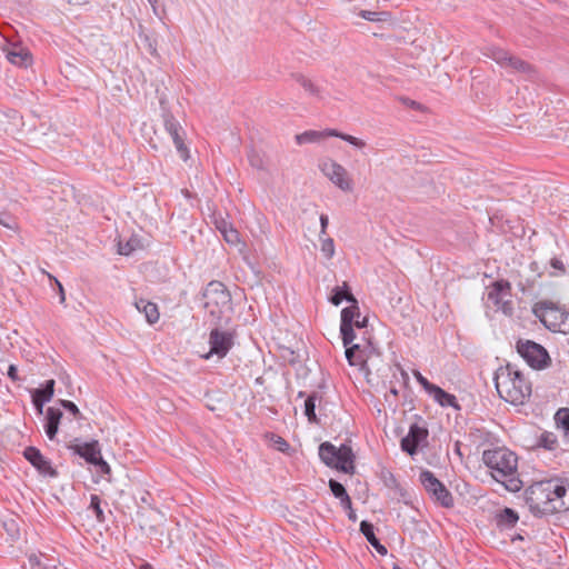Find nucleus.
<instances>
[{
	"instance_id": "nucleus-1",
	"label": "nucleus",
	"mask_w": 569,
	"mask_h": 569,
	"mask_svg": "<svg viewBox=\"0 0 569 569\" xmlns=\"http://www.w3.org/2000/svg\"><path fill=\"white\" fill-rule=\"evenodd\" d=\"M482 461L489 469L490 476L501 483L508 491L518 492L523 483L518 472V457L506 447L487 449L482 453Z\"/></svg>"
},
{
	"instance_id": "nucleus-2",
	"label": "nucleus",
	"mask_w": 569,
	"mask_h": 569,
	"mask_svg": "<svg viewBox=\"0 0 569 569\" xmlns=\"http://www.w3.org/2000/svg\"><path fill=\"white\" fill-rule=\"evenodd\" d=\"M495 381L501 399L511 405H523L531 396V382L522 371L510 363L497 370Z\"/></svg>"
},
{
	"instance_id": "nucleus-3",
	"label": "nucleus",
	"mask_w": 569,
	"mask_h": 569,
	"mask_svg": "<svg viewBox=\"0 0 569 569\" xmlns=\"http://www.w3.org/2000/svg\"><path fill=\"white\" fill-rule=\"evenodd\" d=\"M532 313L552 332L569 335V310L551 301L540 300L532 306Z\"/></svg>"
},
{
	"instance_id": "nucleus-4",
	"label": "nucleus",
	"mask_w": 569,
	"mask_h": 569,
	"mask_svg": "<svg viewBox=\"0 0 569 569\" xmlns=\"http://www.w3.org/2000/svg\"><path fill=\"white\" fill-rule=\"evenodd\" d=\"M319 456L328 467L345 473H355V453L351 447L347 445L336 447L330 442H323L319 447Z\"/></svg>"
},
{
	"instance_id": "nucleus-5",
	"label": "nucleus",
	"mask_w": 569,
	"mask_h": 569,
	"mask_svg": "<svg viewBox=\"0 0 569 569\" xmlns=\"http://www.w3.org/2000/svg\"><path fill=\"white\" fill-rule=\"evenodd\" d=\"M203 297L204 308L217 319H220L231 308L230 293L219 281L210 282L204 290Z\"/></svg>"
},
{
	"instance_id": "nucleus-6",
	"label": "nucleus",
	"mask_w": 569,
	"mask_h": 569,
	"mask_svg": "<svg viewBox=\"0 0 569 569\" xmlns=\"http://www.w3.org/2000/svg\"><path fill=\"white\" fill-rule=\"evenodd\" d=\"M550 488L551 480L539 481L528 488L526 499L532 510L543 513L559 512L562 506L550 502Z\"/></svg>"
},
{
	"instance_id": "nucleus-7",
	"label": "nucleus",
	"mask_w": 569,
	"mask_h": 569,
	"mask_svg": "<svg viewBox=\"0 0 569 569\" xmlns=\"http://www.w3.org/2000/svg\"><path fill=\"white\" fill-rule=\"evenodd\" d=\"M516 349L535 370H543L551 365V358L547 349L535 341L520 339L517 341Z\"/></svg>"
},
{
	"instance_id": "nucleus-8",
	"label": "nucleus",
	"mask_w": 569,
	"mask_h": 569,
	"mask_svg": "<svg viewBox=\"0 0 569 569\" xmlns=\"http://www.w3.org/2000/svg\"><path fill=\"white\" fill-rule=\"evenodd\" d=\"M487 299L497 309L507 316L513 312L512 287L508 280L500 279L487 287Z\"/></svg>"
},
{
	"instance_id": "nucleus-9",
	"label": "nucleus",
	"mask_w": 569,
	"mask_h": 569,
	"mask_svg": "<svg viewBox=\"0 0 569 569\" xmlns=\"http://www.w3.org/2000/svg\"><path fill=\"white\" fill-rule=\"evenodd\" d=\"M483 54L510 72L526 73L531 70L529 63L500 47L489 46L485 49Z\"/></svg>"
},
{
	"instance_id": "nucleus-10",
	"label": "nucleus",
	"mask_w": 569,
	"mask_h": 569,
	"mask_svg": "<svg viewBox=\"0 0 569 569\" xmlns=\"http://www.w3.org/2000/svg\"><path fill=\"white\" fill-rule=\"evenodd\" d=\"M320 171L340 190L353 191V180L347 169L332 159H325L319 163Z\"/></svg>"
},
{
	"instance_id": "nucleus-11",
	"label": "nucleus",
	"mask_w": 569,
	"mask_h": 569,
	"mask_svg": "<svg viewBox=\"0 0 569 569\" xmlns=\"http://www.w3.org/2000/svg\"><path fill=\"white\" fill-rule=\"evenodd\" d=\"M329 137L340 138L358 149H362L366 147V142L362 139H359L351 134L339 132L336 129H326L322 131L308 130V131L297 134L296 142L301 146V144H306V143L319 142Z\"/></svg>"
},
{
	"instance_id": "nucleus-12",
	"label": "nucleus",
	"mask_w": 569,
	"mask_h": 569,
	"mask_svg": "<svg viewBox=\"0 0 569 569\" xmlns=\"http://www.w3.org/2000/svg\"><path fill=\"white\" fill-rule=\"evenodd\" d=\"M420 481L428 493L439 502L442 507L450 508L453 506V498L447 488L435 477L431 471H422Z\"/></svg>"
},
{
	"instance_id": "nucleus-13",
	"label": "nucleus",
	"mask_w": 569,
	"mask_h": 569,
	"mask_svg": "<svg viewBox=\"0 0 569 569\" xmlns=\"http://www.w3.org/2000/svg\"><path fill=\"white\" fill-rule=\"evenodd\" d=\"M210 349L202 355L203 359L217 356L219 359L224 358L233 346V335L229 331L213 329L209 335Z\"/></svg>"
},
{
	"instance_id": "nucleus-14",
	"label": "nucleus",
	"mask_w": 569,
	"mask_h": 569,
	"mask_svg": "<svg viewBox=\"0 0 569 569\" xmlns=\"http://www.w3.org/2000/svg\"><path fill=\"white\" fill-rule=\"evenodd\" d=\"M163 124L166 131L171 137L180 158L183 161H188L190 159V150L184 142L186 131L183 127L172 114H167L164 117Z\"/></svg>"
},
{
	"instance_id": "nucleus-15",
	"label": "nucleus",
	"mask_w": 569,
	"mask_h": 569,
	"mask_svg": "<svg viewBox=\"0 0 569 569\" xmlns=\"http://www.w3.org/2000/svg\"><path fill=\"white\" fill-rule=\"evenodd\" d=\"M70 448L87 462L99 466L103 472H110V466L103 460L99 442L97 440L74 443Z\"/></svg>"
},
{
	"instance_id": "nucleus-16",
	"label": "nucleus",
	"mask_w": 569,
	"mask_h": 569,
	"mask_svg": "<svg viewBox=\"0 0 569 569\" xmlns=\"http://www.w3.org/2000/svg\"><path fill=\"white\" fill-rule=\"evenodd\" d=\"M428 430L418 425H412L408 435L401 440V449L409 455L417 451L418 446L426 440Z\"/></svg>"
},
{
	"instance_id": "nucleus-17",
	"label": "nucleus",
	"mask_w": 569,
	"mask_h": 569,
	"mask_svg": "<svg viewBox=\"0 0 569 569\" xmlns=\"http://www.w3.org/2000/svg\"><path fill=\"white\" fill-rule=\"evenodd\" d=\"M24 458L34 467L37 470L49 477H54L57 471L51 467L50 462L43 457V455L34 447L26 448Z\"/></svg>"
},
{
	"instance_id": "nucleus-18",
	"label": "nucleus",
	"mask_w": 569,
	"mask_h": 569,
	"mask_svg": "<svg viewBox=\"0 0 569 569\" xmlns=\"http://www.w3.org/2000/svg\"><path fill=\"white\" fill-rule=\"evenodd\" d=\"M217 228L227 243L237 248L239 252L244 251L246 244L241 241L239 232L231 224L226 221H221L217 224Z\"/></svg>"
},
{
	"instance_id": "nucleus-19",
	"label": "nucleus",
	"mask_w": 569,
	"mask_h": 569,
	"mask_svg": "<svg viewBox=\"0 0 569 569\" xmlns=\"http://www.w3.org/2000/svg\"><path fill=\"white\" fill-rule=\"evenodd\" d=\"M367 318L360 319V311L358 302L351 303L350 307L342 309L341 311V325L356 326V328H365L367 326Z\"/></svg>"
},
{
	"instance_id": "nucleus-20",
	"label": "nucleus",
	"mask_w": 569,
	"mask_h": 569,
	"mask_svg": "<svg viewBox=\"0 0 569 569\" xmlns=\"http://www.w3.org/2000/svg\"><path fill=\"white\" fill-rule=\"evenodd\" d=\"M549 498H551V503L561 505L562 507L559 509V512L569 509V490L563 485H560L556 481L551 480Z\"/></svg>"
},
{
	"instance_id": "nucleus-21",
	"label": "nucleus",
	"mask_w": 569,
	"mask_h": 569,
	"mask_svg": "<svg viewBox=\"0 0 569 569\" xmlns=\"http://www.w3.org/2000/svg\"><path fill=\"white\" fill-rule=\"evenodd\" d=\"M54 380L50 379L46 382L43 388L36 389L32 395L33 405L39 412H42L43 403L51 400L54 393Z\"/></svg>"
},
{
	"instance_id": "nucleus-22",
	"label": "nucleus",
	"mask_w": 569,
	"mask_h": 569,
	"mask_svg": "<svg viewBox=\"0 0 569 569\" xmlns=\"http://www.w3.org/2000/svg\"><path fill=\"white\" fill-rule=\"evenodd\" d=\"M61 418L62 412L59 409L48 408L44 431L50 440L56 438Z\"/></svg>"
},
{
	"instance_id": "nucleus-23",
	"label": "nucleus",
	"mask_w": 569,
	"mask_h": 569,
	"mask_svg": "<svg viewBox=\"0 0 569 569\" xmlns=\"http://www.w3.org/2000/svg\"><path fill=\"white\" fill-rule=\"evenodd\" d=\"M136 308L140 312L144 313L146 319L150 325L156 323L160 318L158 306L151 301L139 299L136 301Z\"/></svg>"
},
{
	"instance_id": "nucleus-24",
	"label": "nucleus",
	"mask_w": 569,
	"mask_h": 569,
	"mask_svg": "<svg viewBox=\"0 0 569 569\" xmlns=\"http://www.w3.org/2000/svg\"><path fill=\"white\" fill-rule=\"evenodd\" d=\"M435 401H437L442 407H455L459 408L457 405V399L453 395L446 392L440 387L433 385V387L428 392Z\"/></svg>"
},
{
	"instance_id": "nucleus-25",
	"label": "nucleus",
	"mask_w": 569,
	"mask_h": 569,
	"mask_svg": "<svg viewBox=\"0 0 569 569\" xmlns=\"http://www.w3.org/2000/svg\"><path fill=\"white\" fill-rule=\"evenodd\" d=\"M547 137L563 141L569 148V124L566 121L556 122L550 131L546 133Z\"/></svg>"
},
{
	"instance_id": "nucleus-26",
	"label": "nucleus",
	"mask_w": 569,
	"mask_h": 569,
	"mask_svg": "<svg viewBox=\"0 0 569 569\" xmlns=\"http://www.w3.org/2000/svg\"><path fill=\"white\" fill-rule=\"evenodd\" d=\"M346 358L350 366L363 368L366 365V359L363 356V351L360 349L358 345H353L346 349Z\"/></svg>"
},
{
	"instance_id": "nucleus-27",
	"label": "nucleus",
	"mask_w": 569,
	"mask_h": 569,
	"mask_svg": "<svg viewBox=\"0 0 569 569\" xmlns=\"http://www.w3.org/2000/svg\"><path fill=\"white\" fill-rule=\"evenodd\" d=\"M329 487L333 496L341 500L342 506L347 509H351V499L348 496L345 487L340 482L332 479L329 481Z\"/></svg>"
},
{
	"instance_id": "nucleus-28",
	"label": "nucleus",
	"mask_w": 569,
	"mask_h": 569,
	"mask_svg": "<svg viewBox=\"0 0 569 569\" xmlns=\"http://www.w3.org/2000/svg\"><path fill=\"white\" fill-rule=\"evenodd\" d=\"M343 299L351 303H356V298L350 293L347 282H343L341 287H337L333 290V295L330 300L335 306H339Z\"/></svg>"
},
{
	"instance_id": "nucleus-29",
	"label": "nucleus",
	"mask_w": 569,
	"mask_h": 569,
	"mask_svg": "<svg viewBox=\"0 0 569 569\" xmlns=\"http://www.w3.org/2000/svg\"><path fill=\"white\" fill-rule=\"evenodd\" d=\"M360 530L363 533V536L367 538V540L378 549L380 553H386L387 549L383 546L379 545V541L375 535L373 526L367 521H362L360 525Z\"/></svg>"
},
{
	"instance_id": "nucleus-30",
	"label": "nucleus",
	"mask_w": 569,
	"mask_h": 569,
	"mask_svg": "<svg viewBox=\"0 0 569 569\" xmlns=\"http://www.w3.org/2000/svg\"><path fill=\"white\" fill-rule=\"evenodd\" d=\"M8 60L18 66H27L31 62V56L30 53L24 49H12L7 54Z\"/></svg>"
},
{
	"instance_id": "nucleus-31",
	"label": "nucleus",
	"mask_w": 569,
	"mask_h": 569,
	"mask_svg": "<svg viewBox=\"0 0 569 569\" xmlns=\"http://www.w3.org/2000/svg\"><path fill=\"white\" fill-rule=\"evenodd\" d=\"M557 428L569 438V408H561L555 415Z\"/></svg>"
},
{
	"instance_id": "nucleus-32",
	"label": "nucleus",
	"mask_w": 569,
	"mask_h": 569,
	"mask_svg": "<svg viewBox=\"0 0 569 569\" xmlns=\"http://www.w3.org/2000/svg\"><path fill=\"white\" fill-rule=\"evenodd\" d=\"M518 519L517 512L510 508H505L497 515L499 526L512 527L517 523Z\"/></svg>"
},
{
	"instance_id": "nucleus-33",
	"label": "nucleus",
	"mask_w": 569,
	"mask_h": 569,
	"mask_svg": "<svg viewBox=\"0 0 569 569\" xmlns=\"http://www.w3.org/2000/svg\"><path fill=\"white\" fill-rule=\"evenodd\" d=\"M316 399L317 396L311 395L305 401V415L311 423H316L318 421L316 416Z\"/></svg>"
},
{
	"instance_id": "nucleus-34",
	"label": "nucleus",
	"mask_w": 569,
	"mask_h": 569,
	"mask_svg": "<svg viewBox=\"0 0 569 569\" xmlns=\"http://www.w3.org/2000/svg\"><path fill=\"white\" fill-rule=\"evenodd\" d=\"M360 17L372 22L387 21L391 18L390 13L387 11L376 12L369 10H362Z\"/></svg>"
},
{
	"instance_id": "nucleus-35",
	"label": "nucleus",
	"mask_w": 569,
	"mask_h": 569,
	"mask_svg": "<svg viewBox=\"0 0 569 569\" xmlns=\"http://www.w3.org/2000/svg\"><path fill=\"white\" fill-rule=\"evenodd\" d=\"M297 80L307 93H309L310 96H313V97H318V98L320 97V93H321L320 89L312 80H310L306 77H302V76L299 77Z\"/></svg>"
},
{
	"instance_id": "nucleus-36",
	"label": "nucleus",
	"mask_w": 569,
	"mask_h": 569,
	"mask_svg": "<svg viewBox=\"0 0 569 569\" xmlns=\"http://www.w3.org/2000/svg\"><path fill=\"white\" fill-rule=\"evenodd\" d=\"M139 247V241L136 238H131L126 243L121 241L118 243V252L123 256H128Z\"/></svg>"
},
{
	"instance_id": "nucleus-37",
	"label": "nucleus",
	"mask_w": 569,
	"mask_h": 569,
	"mask_svg": "<svg viewBox=\"0 0 569 569\" xmlns=\"http://www.w3.org/2000/svg\"><path fill=\"white\" fill-rule=\"evenodd\" d=\"M320 250L326 259H332L336 252L333 240L331 238L321 239Z\"/></svg>"
},
{
	"instance_id": "nucleus-38",
	"label": "nucleus",
	"mask_w": 569,
	"mask_h": 569,
	"mask_svg": "<svg viewBox=\"0 0 569 569\" xmlns=\"http://www.w3.org/2000/svg\"><path fill=\"white\" fill-rule=\"evenodd\" d=\"M539 442L543 448H546L548 450L556 449L557 445H558L556 436L551 432L542 433Z\"/></svg>"
},
{
	"instance_id": "nucleus-39",
	"label": "nucleus",
	"mask_w": 569,
	"mask_h": 569,
	"mask_svg": "<svg viewBox=\"0 0 569 569\" xmlns=\"http://www.w3.org/2000/svg\"><path fill=\"white\" fill-rule=\"evenodd\" d=\"M355 327L356 326H350V325L340 326V332H341L342 341H343L345 346L350 345L356 339V335L353 331Z\"/></svg>"
},
{
	"instance_id": "nucleus-40",
	"label": "nucleus",
	"mask_w": 569,
	"mask_h": 569,
	"mask_svg": "<svg viewBox=\"0 0 569 569\" xmlns=\"http://www.w3.org/2000/svg\"><path fill=\"white\" fill-rule=\"evenodd\" d=\"M100 503H101L100 498L97 495H92L91 499H90V508H92L94 510L97 519L99 521H103L104 517H103V511L100 507Z\"/></svg>"
},
{
	"instance_id": "nucleus-41",
	"label": "nucleus",
	"mask_w": 569,
	"mask_h": 569,
	"mask_svg": "<svg viewBox=\"0 0 569 569\" xmlns=\"http://www.w3.org/2000/svg\"><path fill=\"white\" fill-rule=\"evenodd\" d=\"M413 377L418 381V383L426 390V392H429L430 389L433 387V383L429 382V380L423 377L419 371H413Z\"/></svg>"
},
{
	"instance_id": "nucleus-42",
	"label": "nucleus",
	"mask_w": 569,
	"mask_h": 569,
	"mask_svg": "<svg viewBox=\"0 0 569 569\" xmlns=\"http://www.w3.org/2000/svg\"><path fill=\"white\" fill-rule=\"evenodd\" d=\"M61 406L70 411L76 418H81V412L79 408L70 400H61Z\"/></svg>"
},
{
	"instance_id": "nucleus-43",
	"label": "nucleus",
	"mask_w": 569,
	"mask_h": 569,
	"mask_svg": "<svg viewBox=\"0 0 569 569\" xmlns=\"http://www.w3.org/2000/svg\"><path fill=\"white\" fill-rule=\"evenodd\" d=\"M42 272L46 273L50 280L54 281L56 286L58 287L60 302L64 303L66 302V293H64V289L61 284V282L56 277H53L51 273L47 272L46 270H42Z\"/></svg>"
},
{
	"instance_id": "nucleus-44",
	"label": "nucleus",
	"mask_w": 569,
	"mask_h": 569,
	"mask_svg": "<svg viewBox=\"0 0 569 569\" xmlns=\"http://www.w3.org/2000/svg\"><path fill=\"white\" fill-rule=\"evenodd\" d=\"M0 224L9 229H17V224L12 221L11 217L7 213H0Z\"/></svg>"
},
{
	"instance_id": "nucleus-45",
	"label": "nucleus",
	"mask_w": 569,
	"mask_h": 569,
	"mask_svg": "<svg viewBox=\"0 0 569 569\" xmlns=\"http://www.w3.org/2000/svg\"><path fill=\"white\" fill-rule=\"evenodd\" d=\"M550 264L553 269L558 271L557 274H563L566 272V267L563 262L558 258H552Z\"/></svg>"
},
{
	"instance_id": "nucleus-46",
	"label": "nucleus",
	"mask_w": 569,
	"mask_h": 569,
	"mask_svg": "<svg viewBox=\"0 0 569 569\" xmlns=\"http://www.w3.org/2000/svg\"><path fill=\"white\" fill-rule=\"evenodd\" d=\"M400 101H401L402 104H405V106H407V107H409V108H411L413 110H421L422 109L421 104L419 102H417L415 100H411L409 98H403L402 97V98H400Z\"/></svg>"
},
{
	"instance_id": "nucleus-47",
	"label": "nucleus",
	"mask_w": 569,
	"mask_h": 569,
	"mask_svg": "<svg viewBox=\"0 0 569 569\" xmlns=\"http://www.w3.org/2000/svg\"><path fill=\"white\" fill-rule=\"evenodd\" d=\"M8 377L12 380V381H19L20 378H19V375H18V368L16 365H10L9 368H8Z\"/></svg>"
},
{
	"instance_id": "nucleus-48",
	"label": "nucleus",
	"mask_w": 569,
	"mask_h": 569,
	"mask_svg": "<svg viewBox=\"0 0 569 569\" xmlns=\"http://www.w3.org/2000/svg\"><path fill=\"white\" fill-rule=\"evenodd\" d=\"M328 223H329L328 216L321 214L320 216V224H321L320 234L321 236L327 233Z\"/></svg>"
},
{
	"instance_id": "nucleus-49",
	"label": "nucleus",
	"mask_w": 569,
	"mask_h": 569,
	"mask_svg": "<svg viewBox=\"0 0 569 569\" xmlns=\"http://www.w3.org/2000/svg\"><path fill=\"white\" fill-rule=\"evenodd\" d=\"M276 443L280 451H286L289 448V443L281 437L277 438Z\"/></svg>"
},
{
	"instance_id": "nucleus-50",
	"label": "nucleus",
	"mask_w": 569,
	"mask_h": 569,
	"mask_svg": "<svg viewBox=\"0 0 569 569\" xmlns=\"http://www.w3.org/2000/svg\"><path fill=\"white\" fill-rule=\"evenodd\" d=\"M349 510H350V513H349L350 519L356 520V516H355L353 511L351 509H349Z\"/></svg>"
},
{
	"instance_id": "nucleus-51",
	"label": "nucleus",
	"mask_w": 569,
	"mask_h": 569,
	"mask_svg": "<svg viewBox=\"0 0 569 569\" xmlns=\"http://www.w3.org/2000/svg\"><path fill=\"white\" fill-rule=\"evenodd\" d=\"M150 568H151L150 565H144L143 566V569H150Z\"/></svg>"
}]
</instances>
